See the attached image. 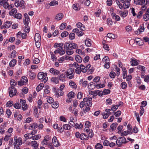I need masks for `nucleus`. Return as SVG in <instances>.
<instances>
[{"mask_svg":"<svg viewBox=\"0 0 149 149\" xmlns=\"http://www.w3.org/2000/svg\"><path fill=\"white\" fill-rule=\"evenodd\" d=\"M30 144L31 145V146L34 149H37L38 146V143H37L36 141H32L30 143Z\"/></svg>","mask_w":149,"mask_h":149,"instance_id":"obj_14","label":"nucleus"},{"mask_svg":"<svg viewBox=\"0 0 149 149\" xmlns=\"http://www.w3.org/2000/svg\"><path fill=\"white\" fill-rule=\"evenodd\" d=\"M68 34V33L67 31H65L62 33L61 36L63 38L67 36Z\"/></svg>","mask_w":149,"mask_h":149,"instance_id":"obj_52","label":"nucleus"},{"mask_svg":"<svg viewBox=\"0 0 149 149\" xmlns=\"http://www.w3.org/2000/svg\"><path fill=\"white\" fill-rule=\"evenodd\" d=\"M77 47V45L74 43L65 42L64 45V48L68 55L72 54L74 52L73 49H76Z\"/></svg>","mask_w":149,"mask_h":149,"instance_id":"obj_1","label":"nucleus"},{"mask_svg":"<svg viewBox=\"0 0 149 149\" xmlns=\"http://www.w3.org/2000/svg\"><path fill=\"white\" fill-rule=\"evenodd\" d=\"M17 52L15 50H13L12 51L11 54V58H15L16 56Z\"/></svg>","mask_w":149,"mask_h":149,"instance_id":"obj_50","label":"nucleus"},{"mask_svg":"<svg viewBox=\"0 0 149 149\" xmlns=\"http://www.w3.org/2000/svg\"><path fill=\"white\" fill-rule=\"evenodd\" d=\"M13 106L16 109H20L21 104L19 103H16L13 105Z\"/></svg>","mask_w":149,"mask_h":149,"instance_id":"obj_51","label":"nucleus"},{"mask_svg":"<svg viewBox=\"0 0 149 149\" xmlns=\"http://www.w3.org/2000/svg\"><path fill=\"white\" fill-rule=\"evenodd\" d=\"M22 17V15L20 13H17L14 15V17L15 18L18 19H21Z\"/></svg>","mask_w":149,"mask_h":149,"instance_id":"obj_40","label":"nucleus"},{"mask_svg":"<svg viewBox=\"0 0 149 149\" xmlns=\"http://www.w3.org/2000/svg\"><path fill=\"white\" fill-rule=\"evenodd\" d=\"M143 18L145 21H147L149 19V15H146V14L145 13V14L143 15Z\"/></svg>","mask_w":149,"mask_h":149,"instance_id":"obj_62","label":"nucleus"},{"mask_svg":"<svg viewBox=\"0 0 149 149\" xmlns=\"http://www.w3.org/2000/svg\"><path fill=\"white\" fill-rule=\"evenodd\" d=\"M118 106L116 105H113L112 106L111 108V110L113 111H115L118 108Z\"/></svg>","mask_w":149,"mask_h":149,"instance_id":"obj_64","label":"nucleus"},{"mask_svg":"<svg viewBox=\"0 0 149 149\" xmlns=\"http://www.w3.org/2000/svg\"><path fill=\"white\" fill-rule=\"evenodd\" d=\"M120 13L121 17H125L127 15L128 12L127 11H121L120 12Z\"/></svg>","mask_w":149,"mask_h":149,"instance_id":"obj_20","label":"nucleus"},{"mask_svg":"<svg viewBox=\"0 0 149 149\" xmlns=\"http://www.w3.org/2000/svg\"><path fill=\"white\" fill-rule=\"evenodd\" d=\"M134 1L137 5H143L145 4L146 0H134Z\"/></svg>","mask_w":149,"mask_h":149,"instance_id":"obj_13","label":"nucleus"},{"mask_svg":"<svg viewBox=\"0 0 149 149\" xmlns=\"http://www.w3.org/2000/svg\"><path fill=\"white\" fill-rule=\"evenodd\" d=\"M66 26V24L65 23H62L60 26V29L61 30L64 29Z\"/></svg>","mask_w":149,"mask_h":149,"instance_id":"obj_53","label":"nucleus"},{"mask_svg":"<svg viewBox=\"0 0 149 149\" xmlns=\"http://www.w3.org/2000/svg\"><path fill=\"white\" fill-rule=\"evenodd\" d=\"M91 40L89 39H86L85 41L86 45L88 47H90L91 45Z\"/></svg>","mask_w":149,"mask_h":149,"instance_id":"obj_30","label":"nucleus"},{"mask_svg":"<svg viewBox=\"0 0 149 149\" xmlns=\"http://www.w3.org/2000/svg\"><path fill=\"white\" fill-rule=\"evenodd\" d=\"M98 92H99V90H96L95 91H91V95H93L94 96H95L97 94Z\"/></svg>","mask_w":149,"mask_h":149,"instance_id":"obj_43","label":"nucleus"},{"mask_svg":"<svg viewBox=\"0 0 149 149\" xmlns=\"http://www.w3.org/2000/svg\"><path fill=\"white\" fill-rule=\"evenodd\" d=\"M75 35L73 33H71L69 35V38L71 40H72L74 38Z\"/></svg>","mask_w":149,"mask_h":149,"instance_id":"obj_58","label":"nucleus"},{"mask_svg":"<svg viewBox=\"0 0 149 149\" xmlns=\"http://www.w3.org/2000/svg\"><path fill=\"white\" fill-rule=\"evenodd\" d=\"M34 39L35 41H39V40L40 41L41 36L38 33H36L35 35Z\"/></svg>","mask_w":149,"mask_h":149,"instance_id":"obj_19","label":"nucleus"},{"mask_svg":"<svg viewBox=\"0 0 149 149\" xmlns=\"http://www.w3.org/2000/svg\"><path fill=\"white\" fill-rule=\"evenodd\" d=\"M89 107H90L89 106L88 107H86L83 109V111L84 113H86V112H88L90 111V108Z\"/></svg>","mask_w":149,"mask_h":149,"instance_id":"obj_60","label":"nucleus"},{"mask_svg":"<svg viewBox=\"0 0 149 149\" xmlns=\"http://www.w3.org/2000/svg\"><path fill=\"white\" fill-rule=\"evenodd\" d=\"M53 103L52 105V107L54 109H56L58 107L59 104L57 101H55Z\"/></svg>","mask_w":149,"mask_h":149,"instance_id":"obj_28","label":"nucleus"},{"mask_svg":"<svg viewBox=\"0 0 149 149\" xmlns=\"http://www.w3.org/2000/svg\"><path fill=\"white\" fill-rule=\"evenodd\" d=\"M58 50L59 52V54L61 55H62L64 54L65 52V49H63L62 47H59L57 49Z\"/></svg>","mask_w":149,"mask_h":149,"instance_id":"obj_17","label":"nucleus"},{"mask_svg":"<svg viewBox=\"0 0 149 149\" xmlns=\"http://www.w3.org/2000/svg\"><path fill=\"white\" fill-rule=\"evenodd\" d=\"M65 74H61L59 76V80H60V81H63L65 80Z\"/></svg>","mask_w":149,"mask_h":149,"instance_id":"obj_33","label":"nucleus"},{"mask_svg":"<svg viewBox=\"0 0 149 149\" xmlns=\"http://www.w3.org/2000/svg\"><path fill=\"white\" fill-rule=\"evenodd\" d=\"M24 15L25 18V19L24 20V24L25 26H27L28 25L30 19L29 18V16L27 13H25Z\"/></svg>","mask_w":149,"mask_h":149,"instance_id":"obj_10","label":"nucleus"},{"mask_svg":"<svg viewBox=\"0 0 149 149\" xmlns=\"http://www.w3.org/2000/svg\"><path fill=\"white\" fill-rule=\"evenodd\" d=\"M130 5V3L129 1H125L124 3L123 6L124 9H127L129 8Z\"/></svg>","mask_w":149,"mask_h":149,"instance_id":"obj_27","label":"nucleus"},{"mask_svg":"<svg viewBox=\"0 0 149 149\" xmlns=\"http://www.w3.org/2000/svg\"><path fill=\"white\" fill-rule=\"evenodd\" d=\"M51 58L52 60H53V61H54V60H56V59L57 58L56 57V56L54 54L53 52H51Z\"/></svg>","mask_w":149,"mask_h":149,"instance_id":"obj_55","label":"nucleus"},{"mask_svg":"<svg viewBox=\"0 0 149 149\" xmlns=\"http://www.w3.org/2000/svg\"><path fill=\"white\" fill-rule=\"evenodd\" d=\"M10 85L15 86L17 84V82L13 79H11L10 81Z\"/></svg>","mask_w":149,"mask_h":149,"instance_id":"obj_46","label":"nucleus"},{"mask_svg":"<svg viewBox=\"0 0 149 149\" xmlns=\"http://www.w3.org/2000/svg\"><path fill=\"white\" fill-rule=\"evenodd\" d=\"M9 93L10 97H12L16 95L17 92V90L13 86H10L9 88Z\"/></svg>","mask_w":149,"mask_h":149,"instance_id":"obj_5","label":"nucleus"},{"mask_svg":"<svg viewBox=\"0 0 149 149\" xmlns=\"http://www.w3.org/2000/svg\"><path fill=\"white\" fill-rule=\"evenodd\" d=\"M63 17V14L61 13L57 14L56 17L55 19L57 20H59L62 19Z\"/></svg>","mask_w":149,"mask_h":149,"instance_id":"obj_16","label":"nucleus"},{"mask_svg":"<svg viewBox=\"0 0 149 149\" xmlns=\"http://www.w3.org/2000/svg\"><path fill=\"white\" fill-rule=\"evenodd\" d=\"M118 125V124L116 123L112 124L110 126V127L112 131H113Z\"/></svg>","mask_w":149,"mask_h":149,"instance_id":"obj_34","label":"nucleus"},{"mask_svg":"<svg viewBox=\"0 0 149 149\" xmlns=\"http://www.w3.org/2000/svg\"><path fill=\"white\" fill-rule=\"evenodd\" d=\"M6 105V107H11L13 105V102L12 101H9L7 102Z\"/></svg>","mask_w":149,"mask_h":149,"instance_id":"obj_42","label":"nucleus"},{"mask_svg":"<svg viewBox=\"0 0 149 149\" xmlns=\"http://www.w3.org/2000/svg\"><path fill=\"white\" fill-rule=\"evenodd\" d=\"M58 2L57 1L54 0L51 2L49 3V5L51 6L57 5L58 4Z\"/></svg>","mask_w":149,"mask_h":149,"instance_id":"obj_36","label":"nucleus"},{"mask_svg":"<svg viewBox=\"0 0 149 149\" xmlns=\"http://www.w3.org/2000/svg\"><path fill=\"white\" fill-rule=\"evenodd\" d=\"M41 137V136L39 134H37L32 136L33 139L34 140H37L39 139Z\"/></svg>","mask_w":149,"mask_h":149,"instance_id":"obj_38","label":"nucleus"},{"mask_svg":"<svg viewBox=\"0 0 149 149\" xmlns=\"http://www.w3.org/2000/svg\"><path fill=\"white\" fill-rule=\"evenodd\" d=\"M53 91L55 93V95L58 97L62 96L63 95V91L61 89H56V88H54Z\"/></svg>","mask_w":149,"mask_h":149,"instance_id":"obj_7","label":"nucleus"},{"mask_svg":"<svg viewBox=\"0 0 149 149\" xmlns=\"http://www.w3.org/2000/svg\"><path fill=\"white\" fill-rule=\"evenodd\" d=\"M69 85L72 88L76 89L77 88V86L76 84L73 81H71L69 83Z\"/></svg>","mask_w":149,"mask_h":149,"instance_id":"obj_25","label":"nucleus"},{"mask_svg":"<svg viewBox=\"0 0 149 149\" xmlns=\"http://www.w3.org/2000/svg\"><path fill=\"white\" fill-rule=\"evenodd\" d=\"M74 127L76 128L81 129L82 128L83 125L81 123H80L79 125L77 123H76Z\"/></svg>","mask_w":149,"mask_h":149,"instance_id":"obj_39","label":"nucleus"},{"mask_svg":"<svg viewBox=\"0 0 149 149\" xmlns=\"http://www.w3.org/2000/svg\"><path fill=\"white\" fill-rule=\"evenodd\" d=\"M75 58L76 61L79 63H81L82 61V58L79 55H77L76 56H75Z\"/></svg>","mask_w":149,"mask_h":149,"instance_id":"obj_26","label":"nucleus"},{"mask_svg":"<svg viewBox=\"0 0 149 149\" xmlns=\"http://www.w3.org/2000/svg\"><path fill=\"white\" fill-rule=\"evenodd\" d=\"M137 69L141 71H145V68L143 66L139 65L137 67Z\"/></svg>","mask_w":149,"mask_h":149,"instance_id":"obj_45","label":"nucleus"},{"mask_svg":"<svg viewBox=\"0 0 149 149\" xmlns=\"http://www.w3.org/2000/svg\"><path fill=\"white\" fill-rule=\"evenodd\" d=\"M74 69L72 68L68 69L67 71L65 72V73L67 75V78L70 79L73 78L74 77V74L73 73Z\"/></svg>","mask_w":149,"mask_h":149,"instance_id":"obj_4","label":"nucleus"},{"mask_svg":"<svg viewBox=\"0 0 149 149\" xmlns=\"http://www.w3.org/2000/svg\"><path fill=\"white\" fill-rule=\"evenodd\" d=\"M132 66H136L138 64V63L137 61V60L134 58H131V60L130 61Z\"/></svg>","mask_w":149,"mask_h":149,"instance_id":"obj_18","label":"nucleus"},{"mask_svg":"<svg viewBox=\"0 0 149 149\" xmlns=\"http://www.w3.org/2000/svg\"><path fill=\"white\" fill-rule=\"evenodd\" d=\"M127 84L125 82H123L121 84V87L123 89L126 88L127 87Z\"/></svg>","mask_w":149,"mask_h":149,"instance_id":"obj_41","label":"nucleus"},{"mask_svg":"<svg viewBox=\"0 0 149 149\" xmlns=\"http://www.w3.org/2000/svg\"><path fill=\"white\" fill-rule=\"evenodd\" d=\"M98 89L101 88H103L105 86V85L103 84H97L95 86Z\"/></svg>","mask_w":149,"mask_h":149,"instance_id":"obj_61","label":"nucleus"},{"mask_svg":"<svg viewBox=\"0 0 149 149\" xmlns=\"http://www.w3.org/2000/svg\"><path fill=\"white\" fill-rule=\"evenodd\" d=\"M20 102L22 104V107L23 110H26L27 109V105L26 104V102L25 100L22 99L20 100Z\"/></svg>","mask_w":149,"mask_h":149,"instance_id":"obj_9","label":"nucleus"},{"mask_svg":"<svg viewBox=\"0 0 149 149\" xmlns=\"http://www.w3.org/2000/svg\"><path fill=\"white\" fill-rule=\"evenodd\" d=\"M102 61L103 62L105 63H107L109 62V58L108 56H105L102 59Z\"/></svg>","mask_w":149,"mask_h":149,"instance_id":"obj_59","label":"nucleus"},{"mask_svg":"<svg viewBox=\"0 0 149 149\" xmlns=\"http://www.w3.org/2000/svg\"><path fill=\"white\" fill-rule=\"evenodd\" d=\"M52 141L54 146L56 147L58 146L59 145V143L56 136L53 137L52 139Z\"/></svg>","mask_w":149,"mask_h":149,"instance_id":"obj_11","label":"nucleus"},{"mask_svg":"<svg viewBox=\"0 0 149 149\" xmlns=\"http://www.w3.org/2000/svg\"><path fill=\"white\" fill-rule=\"evenodd\" d=\"M111 14L113 19L118 21H120V17L118 15H117L115 13H112Z\"/></svg>","mask_w":149,"mask_h":149,"instance_id":"obj_12","label":"nucleus"},{"mask_svg":"<svg viewBox=\"0 0 149 149\" xmlns=\"http://www.w3.org/2000/svg\"><path fill=\"white\" fill-rule=\"evenodd\" d=\"M107 37L109 38H112L114 39L115 38V36L113 34L109 33L107 35Z\"/></svg>","mask_w":149,"mask_h":149,"instance_id":"obj_47","label":"nucleus"},{"mask_svg":"<svg viewBox=\"0 0 149 149\" xmlns=\"http://www.w3.org/2000/svg\"><path fill=\"white\" fill-rule=\"evenodd\" d=\"M68 96L70 98H73L74 97V93L71 91L69 93L68 95Z\"/></svg>","mask_w":149,"mask_h":149,"instance_id":"obj_54","label":"nucleus"},{"mask_svg":"<svg viewBox=\"0 0 149 149\" xmlns=\"http://www.w3.org/2000/svg\"><path fill=\"white\" fill-rule=\"evenodd\" d=\"M28 74L31 79L33 80L36 77V74L34 72H30Z\"/></svg>","mask_w":149,"mask_h":149,"instance_id":"obj_24","label":"nucleus"},{"mask_svg":"<svg viewBox=\"0 0 149 149\" xmlns=\"http://www.w3.org/2000/svg\"><path fill=\"white\" fill-rule=\"evenodd\" d=\"M44 86V85L42 84H40L38 86H37L36 88L37 91L38 92Z\"/></svg>","mask_w":149,"mask_h":149,"instance_id":"obj_35","label":"nucleus"},{"mask_svg":"<svg viewBox=\"0 0 149 149\" xmlns=\"http://www.w3.org/2000/svg\"><path fill=\"white\" fill-rule=\"evenodd\" d=\"M17 12V9L15 8H14L11 10L9 12V14L10 15H13L14 16V15H15Z\"/></svg>","mask_w":149,"mask_h":149,"instance_id":"obj_22","label":"nucleus"},{"mask_svg":"<svg viewBox=\"0 0 149 149\" xmlns=\"http://www.w3.org/2000/svg\"><path fill=\"white\" fill-rule=\"evenodd\" d=\"M95 147L96 149H101L103 148L102 145L99 143H97Z\"/></svg>","mask_w":149,"mask_h":149,"instance_id":"obj_56","label":"nucleus"},{"mask_svg":"<svg viewBox=\"0 0 149 149\" xmlns=\"http://www.w3.org/2000/svg\"><path fill=\"white\" fill-rule=\"evenodd\" d=\"M12 24V22L10 21L6 22H5L4 24L6 25V28H8L10 27Z\"/></svg>","mask_w":149,"mask_h":149,"instance_id":"obj_37","label":"nucleus"},{"mask_svg":"<svg viewBox=\"0 0 149 149\" xmlns=\"http://www.w3.org/2000/svg\"><path fill=\"white\" fill-rule=\"evenodd\" d=\"M92 99L91 97H88L85 98L83 99V101L85 102L86 105L90 107L92 105L91 101Z\"/></svg>","mask_w":149,"mask_h":149,"instance_id":"obj_6","label":"nucleus"},{"mask_svg":"<svg viewBox=\"0 0 149 149\" xmlns=\"http://www.w3.org/2000/svg\"><path fill=\"white\" fill-rule=\"evenodd\" d=\"M70 121L69 122V125L70 126V127H73L74 126V122L72 120H73V118L70 119Z\"/></svg>","mask_w":149,"mask_h":149,"instance_id":"obj_48","label":"nucleus"},{"mask_svg":"<svg viewBox=\"0 0 149 149\" xmlns=\"http://www.w3.org/2000/svg\"><path fill=\"white\" fill-rule=\"evenodd\" d=\"M63 127L64 129L65 130H69L70 129V125L67 124L64 125L63 126Z\"/></svg>","mask_w":149,"mask_h":149,"instance_id":"obj_44","label":"nucleus"},{"mask_svg":"<svg viewBox=\"0 0 149 149\" xmlns=\"http://www.w3.org/2000/svg\"><path fill=\"white\" fill-rule=\"evenodd\" d=\"M81 72V70L80 66L79 67H77L75 69V72L77 74H79Z\"/></svg>","mask_w":149,"mask_h":149,"instance_id":"obj_57","label":"nucleus"},{"mask_svg":"<svg viewBox=\"0 0 149 149\" xmlns=\"http://www.w3.org/2000/svg\"><path fill=\"white\" fill-rule=\"evenodd\" d=\"M88 136L84 134H81L80 135V139L81 140H86L88 139Z\"/></svg>","mask_w":149,"mask_h":149,"instance_id":"obj_15","label":"nucleus"},{"mask_svg":"<svg viewBox=\"0 0 149 149\" xmlns=\"http://www.w3.org/2000/svg\"><path fill=\"white\" fill-rule=\"evenodd\" d=\"M81 71L83 72H85L87 71V69H86V66L81 64L80 65Z\"/></svg>","mask_w":149,"mask_h":149,"instance_id":"obj_32","label":"nucleus"},{"mask_svg":"<svg viewBox=\"0 0 149 149\" xmlns=\"http://www.w3.org/2000/svg\"><path fill=\"white\" fill-rule=\"evenodd\" d=\"M14 140L15 141L14 143V145H21L22 144V140L21 138H19L17 139V137L15 136L14 137Z\"/></svg>","mask_w":149,"mask_h":149,"instance_id":"obj_8","label":"nucleus"},{"mask_svg":"<svg viewBox=\"0 0 149 149\" xmlns=\"http://www.w3.org/2000/svg\"><path fill=\"white\" fill-rule=\"evenodd\" d=\"M23 79V83L25 84L27 83L28 80L27 77L25 76H23L21 78V79Z\"/></svg>","mask_w":149,"mask_h":149,"instance_id":"obj_49","label":"nucleus"},{"mask_svg":"<svg viewBox=\"0 0 149 149\" xmlns=\"http://www.w3.org/2000/svg\"><path fill=\"white\" fill-rule=\"evenodd\" d=\"M8 1V0H0V5L3 6L5 8L11 9L13 7L14 5L12 4L9 5L7 2Z\"/></svg>","mask_w":149,"mask_h":149,"instance_id":"obj_2","label":"nucleus"},{"mask_svg":"<svg viewBox=\"0 0 149 149\" xmlns=\"http://www.w3.org/2000/svg\"><path fill=\"white\" fill-rule=\"evenodd\" d=\"M116 143L117 145L119 147L121 146L122 144L123 143L120 137L117 139Z\"/></svg>","mask_w":149,"mask_h":149,"instance_id":"obj_21","label":"nucleus"},{"mask_svg":"<svg viewBox=\"0 0 149 149\" xmlns=\"http://www.w3.org/2000/svg\"><path fill=\"white\" fill-rule=\"evenodd\" d=\"M38 126V125L36 123H33L31 124L30 126V129L31 130L34 129L36 128Z\"/></svg>","mask_w":149,"mask_h":149,"instance_id":"obj_31","label":"nucleus"},{"mask_svg":"<svg viewBox=\"0 0 149 149\" xmlns=\"http://www.w3.org/2000/svg\"><path fill=\"white\" fill-rule=\"evenodd\" d=\"M51 81L55 84H58L59 81V79L56 77H53L51 79Z\"/></svg>","mask_w":149,"mask_h":149,"instance_id":"obj_29","label":"nucleus"},{"mask_svg":"<svg viewBox=\"0 0 149 149\" xmlns=\"http://www.w3.org/2000/svg\"><path fill=\"white\" fill-rule=\"evenodd\" d=\"M47 75V73H44L43 72H39L38 75V77L39 79H42L41 81L44 83L46 82L48 80V77H45L43 79V78Z\"/></svg>","mask_w":149,"mask_h":149,"instance_id":"obj_3","label":"nucleus"},{"mask_svg":"<svg viewBox=\"0 0 149 149\" xmlns=\"http://www.w3.org/2000/svg\"><path fill=\"white\" fill-rule=\"evenodd\" d=\"M125 29L127 31V32H130V31H131L132 29V27L130 25H128L125 27Z\"/></svg>","mask_w":149,"mask_h":149,"instance_id":"obj_63","label":"nucleus"},{"mask_svg":"<svg viewBox=\"0 0 149 149\" xmlns=\"http://www.w3.org/2000/svg\"><path fill=\"white\" fill-rule=\"evenodd\" d=\"M17 62V61L15 59L12 60L9 63V65L11 67H13L15 65Z\"/></svg>","mask_w":149,"mask_h":149,"instance_id":"obj_23","label":"nucleus"}]
</instances>
